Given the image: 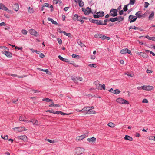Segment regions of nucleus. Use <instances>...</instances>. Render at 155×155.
I'll return each mask as SVG.
<instances>
[{
  "label": "nucleus",
  "mask_w": 155,
  "mask_h": 155,
  "mask_svg": "<svg viewBox=\"0 0 155 155\" xmlns=\"http://www.w3.org/2000/svg\"><path fill=\"white\" fill-rule=\"evenodd\" d=\"M116 101L120 104H129V103L127 100L121 98H119L116 100Z\"/></svg>",
  "instance_id": "nucleus-1"
},
{
  "label": "nucleus",
  "mask_w": 155,
  "mask_h": 155,
  "mask_svg": "<svg viewBox=\"0 0 155 155\" xmlns=\"http://www.w3.org/2000/svg\"><path fill=\"white\" fill-rule=\"evenodd\" d=\"M14 131H17L18 132H22L24 131H26L27 129L25 128L24 127H20L13 128Z\"/></svg>",
  "instance_id": "nucleus-2"
},
{
  "label": "nucleus",
  "mask_w": 155,
  "mask_h": 155,
  "mask_svg": "<svg viewBox=\"0 0 155 155\" xmlns=\"http://www.w3.org/2000/svg\"><path fill=\"white\" fill-rule=\"evenodd\" d=\"M110 15L113 17H115L117 15V10L115 9H111L110 12Z\"/></svg>",
  "instance_id": "nucleus-3"
},
{
  "label": "nucleus",
  "mask_w": 155,
  "mask_h": 155,
  "mask_svg": "<svg viewBox=\"0 0 155 155\" xmlns=\"http://www.w3.org/2000/svg\"><path fill=\"white\" fill-rule=\"evenodd\" d=\"M92 22L94 23H96L98 25H106L107 24V23L103 24V21L100 20L92 19Z\"/></svg>",
  "instance_id": "nucleus-4"
},
{
  "label": "nucleus",
  "mask_w": 155,
  "mask_h": 155,
  "mask_svg": "<svg viewBox=\"0 0 155 155\" xmlns=\"http://www.w3.org/2000/svg\"><path fill=\"white\" fill-rule=\"evenodd\" d=\"M137 16H133L132 15H130L129 16V20L130 23L134 22L137 19Z\"/></svg>",
  "instance_id": "nucleus-5"
},
{
  "label": "nucleus",
  "mask_w": 155,
  "mask_h": 155,
  "mask_svg": "<svg viewBox=\"0 0 155 155\" xmlns=\"http://www.w3.org/2000/svg\"><path fill=\"white\" fill-rule=\"evenodd\" d=\"M2 53L3 54L5 55L7 57L9 58H10L12 57V53L8 51H2Z\"/></svg>",
  "instance_id": "nucleus-6"
},
{
  "label": "nucleus",
  "mask_w": 155,
  "mask_h": 155,
  "mask_svg": "<svg viewBox=\"0 0 155 155\" xmlns=\"http://www.w3.org/2000/svg\"><path fill=\"white\" fill-rule=\"evenodd\" d=\"M29 32L31 35L35 36H37L39 35V34L35 30L33 29H30L29 30Z\"/></svg>",
  "instance_id": "nucleus-7"
},
{
  "label": "nucleus",
  "mask_w": 155,
  "mask_h": 155,
  "mask_svg": "<svg viewBox=\"0 0 155 155\" xmlns=\"http://www.w3.org/2000/svg\"><path fill=\"white\" fill-rule=\"evenodd\" d=\"M82 10L84 12V13L86 15H88L91 12V8L88 7H87V10H88V11H87V10H86V9H84L83 8H82Z\"/></svg>",
  "instance_id": "nucleus-8"
},
{
  "label": "nucleus",
  "mask_w": 155,
  "mask_h": 155,
  "mask_svg": "<svg viewBox=\"0 0 155 155\" xmlns=\"http://www.w3.org/2000/svg\"><path fill=\"white\" fill-rule=\"evenodd\" d=\"M86 137V135L85 134L79 136L77 137L76 138V140L77 141H79L82 140L83 139Z\"/></svg>",
  "instance_id": "nucleus-9"
},
{
  "label": "nucleus",
  "mask_w": 155,
  "mask_h": 155,
  "mask_svg": "<svg viewBox=\"0 0 155 155\" xmlns=\"http://www.w3.org/2000/svg\"><path fill=\"white\" fill-rule=\"evenodd\" d=\"M84 150L85 149L84 148L78 147L77 149V152L79 154H81L84 152Z\"/></svg>",
  "instance_id": "nucleus-10"
},
{
  "label": "nucleus",
  "mask_w": 155,
  "mask_h": 155,
  "mask_svg": "<svg viewBox=\"0 0 155 155\" xmlns=\"http://www.w3.org/2000/svg\"><path fill=\"white\" fill-rule=\"evenodd\" d=\"M99 13H100V12H98L97 13V14H95V15H94L93 16H94V18H99L100 17H102L104 15V12H102V15H98L99 14Z\"/></svg>",
  "instance_id": "nucleus-11"
},
{
  "label": "nucleus",
  "mask_w": 155,
  "mask_h": 155,
  "mask_svg": "<svg viewBox=\"0 0 155 155\" xmlns=\"http://www.w3.org/2000/svg\"><path fill=\"white\" fill-rule=\"evenodd\" d=\"M58 57L60 60L63 61L65 62H69V61L68 59L64 58L61 55L58 56Z\"/></svg>",
  "instance_id": "nucleus-12"
},
{
  "label": "nucleus",
  "mask_w": 155,
  "mask_h": 155,
  "mask_svg": "<svg viewBox=\"0 0 155 155\" xmlns=\"http://www.w3.org/2000/svg\"><path fill=\"white\" fill-rule=\"evenodd\" d=\"M137 54H138V55L143 57L144 58H147L148 57V55L144 53H143L142 52H137Z\"/></svg>",
  "instance_id": "nucleus-13"
},
{
  "label": "nucleus",
  "mask_w": 155,
  "mask_h": 155,
  "mask_svg": "<svg viewBox=\"0 0 155 155\" xmlns=\"http://www.w3.org/2000/svg\"><path fill=\"white\" fill-rule=\"evenodd\" d=\"M18 139L23 140L24 141H26L27 140V137L25 135H22L18 137Z\"/></svg>",
  "instance_id": "nucleus-14"
},
{
  "label": "nucleus",
  "mask_w": 155,
  "mask_h": 155,
  "mask_svg": "<svg viewBox=\"0 0 155 155\" xmlns=\"http://www.w3.org/2000/svg\"><path fill=\"white\" fill-rule=\"evenodd\" d=\"M141 12L138 11L135 14V15L137 16H138V17L139 18H143L144 17L143 15H140Z\"/></svg>",
  "instance_id": "nucleus-15"
},
{
  "label": "nucleus",
  "mask_w": 155,
  "mask_h": 155,
  "mask_svg": "<svg viewBox=\"0 0 155 155\" xmlns=\"http://www.w3.org/2000/svg\"><path fill=\"white\" fill-rule=\"evenodd\" d=\"M96 140V138L94 137H92L91 138H88L87 139V141H88L89 142H92L93 143H94L95 142Z\"/></svg>",
  "instance_id": "nucleus-16"
},
{
  "label": "nucleus",
  "mask_w": 155,
  "mask_h": 155,
  "mask_svg": "<svg viewBox=\"0 0 155 155\" xmlns=\"http://www.w3.org/2000/svg\"><path fill=\"white\" fill-rule=\"evenodd\" d=\"M2 9L5 11L8 10V8L4 5L2 3L0 4V9Z\"/></svg>",
  "instance_id": "nucleus-17"
},
{
  "label": "nucleus",
  "mask_w": 155,
  "mask_h": 155,
  "mask_svg": "<svg viewBox=\"0 0 155 155\" xmlns=\"http://www.w3.org/2000/svg\"><path fill=\"white\" fill-rule=\"evenodd\" d=\"M13 8L15 11H17L19 9V5L18 3H15L13 6Z\"/></svg>",
  "instance_id": "nucleus-18"
},
{
  "label": "nucleus",
  "mask_w": 155,
  "mask_h": 155,
  "mask_svg": "<svg viewBox=\"0 0 155 155\" xmlns=\"http://www.w3.org/2000/svg\"><path fill=\"white\" fill-rule=\"evenodd\" d=\"M90 107H86L83 108L81 111H89L91 110V109H89Z\"/></svg>",
  "instance_id": "nucleus-19"
},
{
  "label": "nucleus",
  "mask_w": 155,
  "mask_h": 155,
  "mask_svg": "<svg viewBox=\"0 0 155 155\" xmlns=\"http://www.w3.org/2000/svg\"><path fill=\"white\" fill-rule=\"evenodd\" d=\"M124 139L126 140H128L130 141L132 140V138L130 136L128 135H126L124 137Z\"/></svg>",
  "instance_id": "nucleus-20"
},
{
  "label": "nucleus",
  "mask_w": 155,
  "mask_h": 155,
  "mask_svg": "<svg viewBox=\"0 0 155 155\" xmlns=\"http://www.w3.org/2000/svg\"><path fill=\"white\" fill-rule=\"evenodd\" d=\"M94 84L95 85L96 88V89H98L99 88V86L100 85L99 84V82L98 81H96L94 82Z\"/></svg>",
  "instance_id": "nucleus-21"
},
{
  "label": "nucleus",
  "mask_w": 155,
  "mask_h": 155,
  "mask_svg": "<svg viewBox=\"0 0 155 155\" xmlns=\"http://www.w3.org/2000/svg\"><path fill=\"white\" fill-rule=\"evenodd\" d=\"M154 15V13L153 11H152L151 13L150 14L149 17V19L150 20H152L153 18Z\"/></svg>",
  "instance_id": "nucleus-22"
},
{
  "label": "nucleus",
  "mask_w": 155,
  "mask_h": 155,
  "mask_svg": "<svg viewBox=\"0 0 155 155\" xmlns=\"http://www.w3.org/2000/svg\"><path fill=\"white\" fill-rule=\"evenodd\" d=\"M48 21H51L52 24H54L55 25L58 24V23L56 21H54L51 18H49V17L48 18Z\"/></svg>",
  "instance_id": "nucleus-23"
},
{
  "label": "nucleus",
  "mask_w": 155,
  "mask_h": 155,
  "mask_svg": "<svg viewBox=\"0 0 155 155\" xmlns=\"http://www.w3.org/2000/svg\"><path fill=\"white\" fill-rule=\"evenodd\" d=\"M128 51L127 48L121 50L120 51V53L121 54H125L127 53Z\"/></svg>",
  "instance_id": "nucleus-24"
},
{
  "label": "nucleus",
  "mask_w": 155,
  "mask_h": 155,
  "mask_svg": "<svg viewBox=\"0 0 155 155\" xmlns=\"http://www.w3.org/2000/svg\"><path fill=\"white\" fill-rule=\"evenodd\" d=\"M103 89L104 90H105V86L104 84L101 85L100 84L99 86V88H98V89L102 90Z\"/></svg>",
  "instance_id": "nucleus-25"
},
{
  "label": "nucleus",
  "mask_w": 155,
  "mask_h": 155,
  "mask_svg": "<svg viewBox=\"0 0 155 155\" xmlns=\"http://www.w3.org/2000/svg\"><path fill=\"white\" fill-rule=\"evenodd\" d=\"M153 88V87L152 86L149 85L147 86V91H150L152 90Z\"/></svg>",
  "instance_id": "nucleus-26"
},
{
  "label": "nucleus",
  "mask_w": 155,
  "mask_h": 155,
  "mask_svg": "<svg viewBox=\"0 0 155 155\" xmlns=\"http://www.w3.org/2000/svg\"><path fill=\"white\" fill-rule=\"evenodd\" d=\"M117 18H111L110 19V20L112 22H114L117 21Z\"/></svg>",
  "instance_id": "nucleus-27"
},
{
  "label": "nucleus",
  "mask_w": 155,
  "mask_h": 155,
  "mask_svg": "<svg viewBox=\"0 0 155 155\" xmlns=\"http://www.w3.org/2000/svg\"><path fill=\"white\" fill-rule=\"evenodd\" d=\"M28 12L30 14L34 12V10L33 8H31L30 7H29L28 8Z\"/></svg>",
  "instance_id": "nucleus-28"
},
{
  "label": "nucleus",
  "mask_w": 155,
  "mask_h": 155,
  "mask_svg": "<svg viewBox=\"0 0 155 155\" xmlns=\"http://www.w3.org/2000/svg\"><path fill=\"white\" fill-rule=\"evenodd\" d=\"M107 125L112 128L114 127L115 126V124L112 122H110L108 123Z\"/></svg>",
  "instance_id": "nucleus-29"
},
{
  "label": "nucleus",
  "mask_w": 155,
  "mask_h": 155,
  "mask_svg": "<svg viewBox=\"0 0 155 155\" xmlns=\"http://www.w3.org/2000/svg\"><path fill=\"white\" fill-rule=\"evenodd\" d=\"M78 2V4L79 6L81 7H83L84 5V3L83 2L82 0H79Z\"/></svg>",
  "instance_id": "nucleus-30"
},
{
  "label": "nucleus",
  "mask_w": 155,
  "mask_h": 155,
  "mask_svg": "<svg viewBox=\"0 0 155 155\" xmlns=\"http://www.w3.org/2000/svg\"><path fill=\"white\" fill-rule=\"evenodd\" d=\"M114 92L113 93L117 95L119 94L120 92V91L118 89H116L114 91Z\"/></svg>",
  "instance_id": "nucleus-31"
},
{
  "label": "nucleus",
  "mask_w": 155,
  "mask_h": 155,
  "mask_svg": "<svg viewBox=\"0 0 155 155\" xmlns=\"http://www.w3.org/2000/svg\"><path fill=\"white\" fill-rule=\"evenodd\" d=\"M42 100L44 101H45L47 102H49L52 101V100L49 98H43L42 99Z\"/></svg>",
  "instance_id": "nucleus-32"
},
{
  "label": "nucleus",
  "mask_w": 155,
  "mask_h": 155,
  "mask_svg": "<svg viewBox=\"0 0 155 155\" xmlns=\"http://www.w3.org/2000/svg\"><path fill=\"white\" fill-rule=\"evenodd\" d=\"M19 120L20 121H24V122H25V121H27V120H25L24 117H21V116H20V117H19Z\"/></svg>",
  "instance_id": "nucleus-33"
},
{
  "label": "nucleus",
  "mask_w": 155,
  "mask_h": 155,
  "mask_svg": "<svg viewBox=\"0 0 155 155\" xmlns=\"http://www.w3.org/2000/svg\"><path fill=\"white\" fill-rule=\"evenodd\" d=\"M72 56L73 58L78 59L80 58V56L79 55L74 54L72 55Z\"/></svg>",
  "instance_id": "nucleus-34"
},
{
  "label": "nucleus",
  "mask_w": 155,
  "mask_h": 155,
  "mask_svg": "<svg viewBox=\"0 0 155 155\" xmlns=\"http://www.w3.org/2000/svg\"><path fill=\"white\" fill-rule=\"evenodd\" d=\"M117 18V21L120 22V21H123L124 19V18L123 17H122L121 16H119Z\"/></svg>",
  "instance_id": "nucleus-35"
},
{
  "label": "nucleus",
  "mask_w": 155,
  "mask_h": 155,
  "mask_svg": "<svg viewBox=\"0 0 155 155\" xmlns=\"http://www.w3.org/2000/svg\"><path fill=\"white\" fill-rule=\"evenodd\" d=\"M47 140V141L51 143H54L56 142L55 140H50L48 139Z\"/></svg>",
  "instance_id": "nucleus-36"
},
{
  "label": "nucleus",
  "mask_w": 155,
  "mask_h": 155,
  "mask_svg": "<svg viewBox=\"0 0 155 155\" xmlns=\"http://www.w3.org/2000/svg\"><path fill=\"white\" fill-rule=\"evenodd\" d=\"M10 75L11 76H14V77H17L18 78H23L24 77V76H18L16 74H10Z\"/></svg>",
  "instance_id": "nucleus-37"
},
{
  "label": "nucleus",
  "mask_w": 155,
  "mask_h": 155,
  "mask_svg": "<svg viewBox=\"0 0 155 155\" xmlns=\"http://www.w3.org/2000/svg\"><path fill=\"white\" fill-rule=\"evenodd\" d=\"M63 33L65 35L67 36H68L69 37H70L71 35V33H66L65 31H64L63 32Z\"/></svg>",
  "instance_id": "nucleus-38"
},
{
  "label": "nucleus",
  "mask_w": 155,
  "mask_h": 155,
  "mask_svg": "<svg viewBox=\"0 0 155 155\" xmlns=\"http://www.w3.org/2000/svg\"><path fill=\"white\" fill-rule=\"evenodd\" d=\"M77 21L81 22V24H82L83 23V21L82 19V18L80 16H79L78 18Z\"/></svg>",
  "instance_id": "nucleus-39"
},
{
  "label": "nucleus",
  "mask_w": 155,
  "mask_h": 155,
  "mask_svg": "<svg viewBox=\"0 0 155 155\" xmlns=\"http://www.w3.org/2000/svg\"><path fill=\"white\" fill-rule=\"evenodd\" d=\"M135 2V0H130V2L128 4L130 5H133Z\"/></svg>",
  "instance_id": "nucleus-40"
},
{
  "label": "nucleus",
  "mask_w": 155,
  "mask_h": 155,
  "mask_svg": "<svg viewBox=\"0 0 155 155\" xmlns=\"http://www.w3.org/2000/svg\"><path fill=\"white\" fill-rule=\"evenodd\" d=\"M148 138L149 140H154V136H150L148 137Z\"/></svg>",
  "instance_id": "nucleus-41"
},
{
  "label": "nucleus",
  "mask_w": 155,
  "mask_h": 155,
  "mask_svg": "<svg viewBox=\"0 0 155 155\" xmlns=\"http://www.w3.org/2000/svg\"><path fill=\"white\" fill-rule=\"evenodd\" d=\"M78 17L79 16H78V15H74L73 17V19L75 20H77L78 18Z\"/></svg>",
  "instance_id": "nucleus-42"
},
{
  "label": "nucleus",
  "mask_w": 155,
  "mask_h": 155,
  "mask_svg": "<svg viewBox=\"0 0 155 155\" xmlns=\"http://www.w3.org/2000/svg\"><path fill=\"white\" fill-rule=\"evenodd\" d=\"M18 98H17V99L16 100H15V99H12V102L13 103H14L15 104H16V102L18 101Z\"/></svg>",
  "instance_id": "nucleus-43"
},
{
  "label": "nucleus",
  "mask_w": 155,
  "mask_h": 155,
  "mask_svg": "<svg viewBox=\"0 0 155 155\" xmlns=\"http://www.w3.org/2000/svg\"><path fill=\"white\" fill-rule=\"evenodd\" d=\"M1 137L2 138L4 139L5 140H7L8 139V136L7 135L6 136H4V137L3 135H2Z\"/></svg>",
  "instance_id": "nucleus-44"
},
{
  "label": "nucleus",
  "mask_w": 155,
  "mask_h": 155,
  "mask_svg": "<svg viewBox=\"0 0 155 155\" xmlns=\"http://www.w3.org/2000/svg\"><path fill=\"white\" fill-rule=\"evenodd\" d=\"M126 74H127L128 76H130L131 77H132L134 76V74L132 73H127Z\"/></svg>",
  "instance_id": "nucleus-45"
},
{
  "label": "nucleus",
  "mask_w": 155,
  "mask_h": 155,
  "mask_svg": "<svg viewBox=\"0 0 155 155\" xmlns=\"http://www.w3.org/2000/svg\"><path fill=\"white\" fill-rule=\"evenodd\" d=\"M134 29L135 30H137L138 29V27H136L135 26H130L129 27V29Z\"/></svg>",
  "instance_id": "nucleus-46"
},
{
  "label": "nucleus",
  "mask_w": 155,
  "mask_h": 155,
  "mask_svg": "<svg viewBox=\"0 0 155 155\" xmlns=\"http://www.w3.org/2000/svg\"><path fill=\"white\" fill-rule=\"evenodd\" d=\"M88 114H95L96 112L94 110L90 111L87 113Z\"/></svg>",
  "instance_id": "nucleus-47"
},
{
  "label": "nucleus",
  "mask_w": 155,
  "mask_h": 155,
  "mask_svg": "<svg viewBox=\"0 0 155 155\" xmlns=\"http://www.w3.org/2000/svg\"><path fill=\"white\" fill-rule=\"evenodd\" d=\"M88 65L91 67H94L95 68L97 67L96 65L95 64H89Z\"/></svg>",
  "instance_id": "nucleus-48"
},
{
  "label": "nucleus",
  "mask_w": 155,
  "mask_h": 155,
  "mask_svg": "<svg viewBox=\"0 0 155 155\" xmlns=\"http://www.w3.org/2000/svg\"><path fill=\"white\" fill-rule=\"evenodd\" d=\"M129 5V4H128L127 5H125L124 6V7L123 8V10L124 11H127V7Z\"/></svg>",
  "instance_id": "nucleus-49"
},
{
  "label": "nucleus",
  "mask_w": 155,
  "mask_h": 155,
  "mask_svg": "<svg viewBox=\"0 0 155 155\" xmlns=\"http://www.w3.org/2000/svg\"><path fill=\"white\" fill-rule=\"evenodd\" d=\"M21 32L24 35H26L27 33V31L26 30H22L21 31Z\"/></svg>",
  "instance_id": "nucleus-50"
},
{
  "label": "nucleus",
  "mask_w": 155,
  "mask_h": 155,
  "mask_svg": "<svg viewBox=\"0 0 155 155\" xmlns=\"http://www.w3.org/2000/svg\"><path fill=\"white\" fill-rule=\"evenodd\" d=\"M78 44H79L80 46L81 47H84V45L80 41H79V42H78Z\"/></svg>",
  "instance_id": "nucleus-51"
},
{
  "label": "nucleus",
  "mask_w": 155,
  "mask_h": 155,
  "mask_svg": "<svg viewBox=\"0 0 155 155\" xmlns=\"http://www.w3.org/2000/svg\"><path fill=\"white\" fill-rule=\"evenodd\" d=\"M149 3L147 2H145L144 7L145 8H147L149 5Z\"/></svg>",
  "instance_id": "nucleus-52"
},
{
  "label": "nucleus",
  "mask_w": 155,
  "mask_h": 155,
  "mask_svg": "<svg viewBox=\"0 0 155 155\" xmlns=\"http://www.w3.org/2000/svg\"><path fill=\"white\" fill-rule=\"evenodd\" d=\"M72 79L74 81V82L75 83H78L77 81V78H72Z\"/></svg>",
  "instance_id": "nucleus-53"
},
{
  "label": "nucleus",
  "mask_w": 155,
  "mask_h": 155,
  "mask_svg": "<svg viewBox=\"0 0 155 155\" xmlns=\"http://www.w3.org/2000/svg\"><path fill=\"white\" fill-rule=\"evenodd\" d=\"M2 48L5 50V51H8L9 50V49L5 46L2 47Z\"/></svg>",
  "instance_id": "nucleus-54"
},
{
  "label": "nucleus",
  "mask_w": 155,
  "mask_h": 155,
  "mask_svg": "<svg viewBox=\"0 0 155 155\" xmlns=\"http://www.w3.org/2000/svg\"><path fill=\"white\" fill-rule=\"evenodd\" d=\"M57 40L59 44H61L62 42L61 39H60L59 38H58L57 39Z\"/></svg>",
  "instance_id": "nucleus-55"
},
{
  "label": "nucleus",
  "mask_w": 155,
  "mask_h": 155,
  "mask_svg": "<svg viewBox=\"0 0 155 155\" xmlns=\"http://www.w3.org/2000/svg\"><path fill=\"white\" fill-rule=\"evenodd\" d=\"M77 79L80 81H82L83 80V78L81 77H77Z\"/></svg>",
  "instance_id": "nucleus-56"
},
{
  "label": "nucleus",
  "mask_w": 155,
  "mask_h": 155,
  "mask_svg": "<svg viewBox=\"0 0 155 155\" xmlns=\"http://www.w3.org/2000/svg\"><path fill=\"white\" fill-rule=\"evenodd\" d=\"M35 122L33 123V125H38V121L37 120H35Z\"/></svg>",
  "instance_id": "nucleus-57"
},
{
  "label": "nucleus",
  "mask_w": 155,
  "mask_h": 155,
  "mask_svg": "<svg viewBox=\"0 0 155 155\" xmlns=\"http://www.w3.org/2000/svg\"><path fill=\"white\" fill-rule=\"evenodd\" d=\"M59 0H53V2L54 4H57L58 3Z\"/></svg>",
  "instance_id": "nucleus-58"
},
{
  "label": "nucleus",
  "mask_w": 155,
  "mask_h": 155,
  "mask_svg": "<svg viewBox=\"0 0 155 155\" xmlns=\"http://www.w3.org/2000/svg\"><path fill=\"white\" fill-rule=\"evenodd\" d=\"M51 103H52V104L49 105V106L50 107H54V103H53V102L52 101H51Z\"/></svg>",
  "instance_id": "nucleus-59"
},
{
  "label": "nucleus",
  "mask_w": 155,
  "mask_h": 155,
  "mask_svg": "<svg viewBox=\"0 0 155 155\" xmlns=\"http://www.w3.org/2000/svg\"><path fill=\"white\" fill-rule=\"evenodd\" d=\"M147 86L144 85L142 86V89L143 90H147Z\"/></svg>",
  "instance_id": "nucleus-60"
},
{
  "label": "nucleus",
  "mask_w": 155,
  "mask_h": 155,
  "mask_svg": "<svg viewBox=\"0 0 155 155\" xmlns=\"http://www.w3.org/2000/svg\"><path fill=\"white\" fill-rule=\"evenodd\" d=\"M145 37L149 40H152V37H150L148 35H146Z\"/></svg>",
  "instance_id": "nucleus-61"
},
{
  "label": "nucleus",
  "mask_w": 155,
  "mask_h": 155,
  "mask_svg": "<svg viewBox=\"0 0 155 155\" xmlns=\"http://www.w3.org/2000/svg\"><path fill=\"white\" fill-rule=\"evenodd\" d=\"M46 112L52 113H53V114H55V111H52L51 110H47Z\"/></svg>",
  "instance_id": "nucleus-62"
},
{
  "label": "nucleus",
  "mask_w": 155,
  "mask_h": 155,
  "mask_svg": "<svg viewBox=\"0 0 155 155\" xmlns=\"http://www.w3.org/2000/svg\"><path fill=\"white\" fill-rule=\"evenodd\" d=\"M142 102L143 103H147L148 102V101L147 99H144L143 100Z\"/></svg>",
  "instance_id": "nucleus-63"
},
{
  "label": "nucleus",
  "mask_w": 155,
  "mask_h": 155,
  "mask_svg": "<svg viewBox=\"0 0 155 155\" xmlns=\"http://www.w3.org/2000/svg\"><path fill=\"white\" fill-rule=\"evenodd\" d=\"M44 54L41 53H40L39 56L41 58H43L44 57Z\"/></svg>",
  "instance_id": "nucleus-64"
}]
</instances>
